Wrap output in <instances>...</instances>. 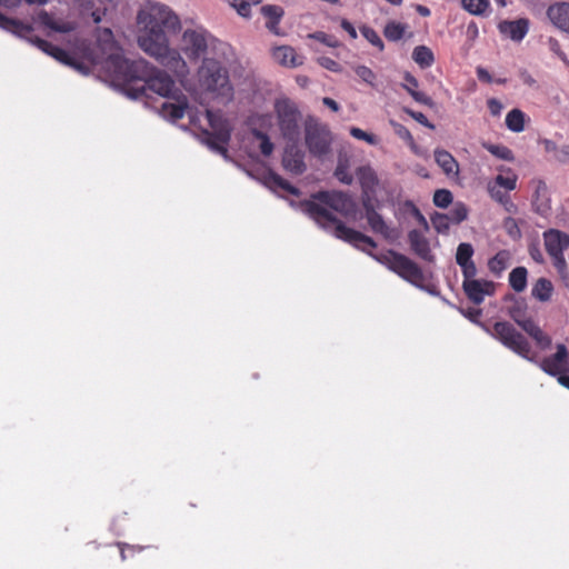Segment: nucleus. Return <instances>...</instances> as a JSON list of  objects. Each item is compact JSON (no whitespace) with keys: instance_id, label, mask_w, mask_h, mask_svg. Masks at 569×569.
Listing matches in <instances>:
<instances>
[{"instance_id":"1","label":"nucleus","mask_w":569,"mask_h":569,"mask_svg":"<svg viewBox=\"0 0 569 569\" xmlns=\"http://www.w3.org/2000/svg\"><path fill=\"white\" fill-rule=\"evenodd\" d=\"M136 22L139 48L179 78H186L190 73L189 63L231 53L228 43L201 26L186 28L179 37L178 48L171 47L167 32H178L181 29V21L179 16L162 2L149 0L142 3L137 12Z\"/></svg>"},{"instance_id":"2","label":"nucleus","mask_w":569,"mask_h":569,"mask_svg":"<svg viewBox=\"0 0 569 569\" xmlns=\"http://www.w3.org/2000/svg\"><path fill=\"white\" fill-rule=\"evenodd\" d=\"M82 58L91 66L98 67L116 86H130L134 91L132 98H150L158 94L163 101L154 106L159 114L171 121L181 119L188 110L187 98L178 93L174 81L163 70H159L144 59L130 61L116 44L110 30L99 33L94 49H82Z\"/></svg>"},{"instance_id":"3","label":"nucleus","mask_w":569,"mask_h":569,"mask_svg":"<svg viewBox=\"0 0 569 569\" xmlns=\"http://www.w3.org/2000/svg\"><path fill=\"white\" fill-rule=\"evenodd\" d=\"M355 207L353 200L341 191L319 192L313 196L312 200L300 204L301 211L311 217L321 228L356 248L368 252L389 270L396 272L405 280L419 286L423 281V274L417 263L395 251L380 254L370 253L368 248H376V242L370 237L346 227L329 211L331 209L343 216H349L355 211Z\"/></svg>"},{"instance_id":"4","label":"nucleus","mask_w":569,"mask_h":569,"mask_svg":"<svg viewBox=\"0 0 569 569\" xmlns=\"http://www.w3.org/2000/svg\"><path fill=\"white\" fill-rule=\"evenodd\" d=\"M231 56L232 52L204 59L197 69L200 89L221 102H229L233 98V87L226 67Z\"/></svg>"},{"instance_id":"5","label":"nucleus","mask_w":569,"mask_h":569,"mask_svg":"<svg viewBox=\"0 0 569 569\" xmlns=\"http://www.w3.org/2000/svg\"><path fill=\"white\" fill-rule=\"evenodd\" d=\"M0 28L27 40L42 52L53 57L56 60L64 64L73 67L81 73L87 74L89 72V67L84 64V62H77L76 58L71 57L64 50L51 44L43 39H40L39 37L31 36L33 28L30 24H24L18 20L9 19L0 13Z\"/></svg>"},{"instance_id":"6","label":"nucleus","mask_w":569,"mask_h":569,"mask_svg":"<svg viewBox=\"0 0 569 569\" xmlns=\"http://www.w3.org/2000/svg\"><path fill=\"white\" fill-rule=\"evenodd\" d=\"M191 122L208 136L207 143L212 150L228 158L226 144L230 138V126L220 113L206 110L199 117L191 116Z\"/></svg>"},{"instance_id":"7","label":"nucleus","mask_w":569,"mask_h":569,"mask_svg":"<svg viewBox=\"0 0 569 569\" xmlns=\"http://www.w3.org/2000/svg\"><path fill=\"white\" fill-rule=\"evenodd\" d=\"M488 333L498 339L503 346L511 349L525 359L533 361L530 357V346L526 338L508 322H496Z\"/></svg>"},{"instance_id":"8","label":"nucleus","mask_w":569,"mask_h":569,"mask_svg":"<svg viewBox=\"0 0 569 569\" xmlns=\"http://www.w3.org/2000/svg\"><path fill=\"white\" fill-rule=\"evenodd\" d=\"M278 124L282 136L289 141L299 139V112L296 106L288 99H279L274 103Z\"/></svg>"},{"instance_id":"9","label":"nucleus","mask_w":569,"mask_h":569,"mask_svg":"<svg viewBox=\"0 0 569 569\" xmlns=\"http://www.w3.org/2000/svg\"><path fill=\"white\" fill-rule=\"evenodd\" d=\"M332 137L329 129L318 122L306 126V144L311 154L322 157L330 151Z\"/></svg>"},{"instance_id":"10","label":"nucleus","mask_w":569,"mask_h":569,"mask_svg":"<svg viewBox=\"0 0 569 569\" xmlns=\"http://www.w3.org/2000/svg\"><path fill=\"white\" fill-rule=\"evenodd\" d=\"M363 207L366 210V219L372 232L390 241L398 238V231L373 209L371 200H363Z\"/></svg>"},{"instance_id":"11","label":"nucleus","mask_w":569,"mask_h":569,"mask_svg":"<svg viewBox=\"0 0 569 569\" xmlns=\"http://www.w3.org/2000/svg\"><path fill=\"white\" fill-rule=\"evenodd\" d=\"M463 290L467 297L476 305L481 303L487 296H492L496 286L492 281L476 279L475 277H463Z\"/></svg>"},{"instance_id":"12","label":"nucleus","mask_w":569,"mask_h":569,"mask_svg":"<svg viewBox=\"0 0 569 569\" xmlns=\"http://www.w3.org/2000/svg\"><path fill=\"white\" fill-rule=\"evenodd\" d=\"M557 351L553 356L545 358L540 362V368L550 376H558L567 370L568 350L565 345H557Z\"/></svg>"},{"instance_id":"13","label":"nucleus","mask_w":569,"mask_h":569,"mask_svg":"<svg viewBox=\"0 0 569 569\" xmlns=\"http://www.w3.org/2000/svg\"><path fill=\"white\" fill-rule=\"evenodd\" d=\"M543 240L549 254L563 253L569 248V234L557 229L547 230Z\"/></svg>"},{"instance_id":"14","label":"nucleus","mask_w":569,"mask_h":569,"mask_svg":"<svg viewBox=\"0 0 569 569\" xmlns=\"http://www.w3.org/2000/svg\"><path fill=\"white\" fill-rule=\"evenodd\" d=\"M273 60L286 68H297L302 66L305 57L297 53L290 46H279L272 49Z\"/></svg>"},{"instance_id":"15","label":"nucleus","mask_w":569,"mask_h":569,"mask_svg":"<svg viewBox=\"0 0 569 569\" xmlns=\"http://www.w3.org/2000/svg\"><path fill=\"white\" fill-rule=\"evenodd\" d=\"M409 243L412 251L427 262L435 261V254L431 251L428 239L419 230H411L408 234Z\"/></svg>"},{"instance_id":"16","label":"nucleus","mask_w":569,"mask_h":569,"mask_svg":"<svg viewBox=\"0 0 569 569\" xmlns=\"http://www.w3.org/2000/svg\"><path fill=\"white\" fill-rule=\"evenodd\" d=\"M36 21L46 28L60 33H68L77 28L76 22L54 18L44 10L37 13Z\"/></svg>"},{"instance_id":"17","label":"nucleus","mask_w":569,"mask_h":569,"mask_svg":"<svg viewBox=\"0 0 569 569\" xmlns=\"http://www.w3.org/2000/svg\"><path fill=\"white\" fill-rule=\"evenodd\" d=\"M303 157V152L297 146L287 147L282 158L283 168L293 174H301L306 170Z\"/></svg>"},{"instance_id":"18","label":"nucleus","mask_w":569,"mask_h":569,"mask_svg":"<svg viewBox=\"0 0 569 569\" xmlns=\"http://www.w3.org/2000/svg\"><path fill=\"white\" fill-rule=\"evenodd\" d=\"M473 248L470 243L462 242L457 248L456 261L462 270L463 277H476L477 268L472 261Z\"/></svg>"},{"instance_id":"19","label":"nucleus","mask_w":569,"mask_h":569,"mask_svg":"<svg viewBox=\"0 0 569 569\" xmlns=\"http://www.w3.org/2000/svg\"><path fill=\"white\" fill-rule=\"evenodd\" d=\"M547 16L555 27L569 33V3L560 2L550 6Z\"/></svg>"},{"instance_id":"20","label":"nucleus","mask_w":569,"mask_h":569,"mask_svg":"<svg viewBox=\"0 0 569 569\" xmlns=\"http://www.w3.org/2000/svg\"><path fill=\"white\" fill-rule=\"evenodd\" d=\"M499 31L513 41H521L528 32V20L502 21Z\"/></svg>"},{"instance_id":"21","label":"nucleus","mask_w":569,"mask_h":569,"mask_svg":"<svg viewBox=\"0 0 569 569\" xmlns=\"http://www.w3.org/2000/svg\"><path fill=\"white\" fill-rule=\"evenodd\" d=\"M357 177L362 187L363 194L366 196L365 200H370V197L375 193L378 184L376 172L372 168L363 166L357 170Z\"/></svg>"},{"instance_id":"22","label":"nucleus","mask_w":569,"mask_h":569,"mask_svg":"<svg viewBox=\"0 0 569 569\" xmlns=\"http://www.w3.org/2000/svg\"><path fill=\"white\" fill-rule=\"evenodd\" d=\"M435 160L447 176L459 174V164L451 153L443 149L435 150Z\"/></svg>"},{"instance_id":"23","label":"nucleus","mask_w":569,"mask_h":569,"mask_svg":"<svg viewBox=\"0 0 569 569\" xmlns=\"http://www.w3.org/2000/svg\"><path fill=\"white\" fill-rule=\"evenodd\" d=\"M533 207L535 210L541 216H547L550 211V199L548 196V189L546 183L542 181H539L537 183L533 194Z\"/></svg>"},{"instance_id":"24","label":"nucleus","mask_w":569,"mask_h":569,"mask_svg":"<svg viewBox=\"0 0 569 569\" xmlns=\"http://www.w3.org/2000/svg\"><path fill=\"white\" fill-rule=\"evenodd\" d=\"M553 291V286L550 280L546 278H539L531 289V295L539 301H548Z\"/></svg>"},{"instance_id":"25","label":"nucleus","mask_w":569,"mask_h":569,"mask_svg":"<svg viewBox=\"0 0 569 569\" xmlns=\"http://www.w3.org/2000/svg\"><path fill=\"white\" fill-rule=\"evenodd\" d=\"M511 254L507 250L499 251L488 262L489 270L496 276H500L509 266Z\"/></svg>"},{"instance_id":"26","label":"nucleus","mask_w":569,"mask_h":569,"mask_svg":"<svg viewBox=\"0 0 569 569\" xmlns=\"http://www.w3.org/2000/svg\"><path fill=\"white\" fill-rule=\"evenodd\" d=\"M264 184L272 189V190H283V191H288L290 193H293L296 194L297 193V189L293 188L292 186H290V183L288 181H286L284 179H282L280 176L273 173V172H269L268 174H266L264 177Z\"/></svg>"},{"instance_id":"27","label":"nucleus","mask_w":569,"mask_h":569,"mask_svg":"<svg viewBox=\"0 0 569 569\" xmlns=\"http://www.w3.org/2000/svg\"><path fill=\"white\" fill-rule=\"evenodd\" d=\"M525 113L520 109H512L506 116V126L512 132L525 130Z\"/></svg>"},{"instance_id":"28","label":"nucleus","mask_w":569,"mask_h":569,"mask_svg":"<svg viewBox=\"0 0 569 569\" xmlns=\"http://www.w3.org/2000/svg\"><path fill=\"white\" fill-rule=\"evenodd\" d=\"M509 283L516 292H522L527 287V269L525 267L515 268L509 274Z\"/></svg>"},{"instance_id":"29","label":"nucleus","mask_w":569,"mask_h":569,"mask_svg":"<svg viewBox=\"0 0 569 569\" xmlns=\"http://www.w3.org/2000/svg\"><path fill=\"white\" fill-rule=\"evenodd\" d=\"M500 171L506 172V174H498L492 182L507 191L515 190L518 176L511 169L501 168Z\"/></svg>"},{"instance_id":"30","label":"nucleus","mask_w":569,"mask_h":569,"mask_svg":"<svg viewBox=\"0 0 569 569\" xmlns=\"http://www.w3.org/2000/svg\"><path fill=\"white\" fill-rule=\"evenodd\" d=\"M412 59L422 68H428L433 63V53L426 46H418L412 52Z\"/></svg>"},{"instance_id":"31","label":"nucleus","mask_w":569,"mask_h":569,"mask_svg":"<svg viewBox=\"0 0 569 569\" xmlns=\"http://www.w3.org/2000/svg\"><path fill=\"white\" fill-rule=\"evenodd\" d=\"M462 8L473 16H482L489 9V0H461Z\"/></svg>"},{"instance_id":"32","label":"nucleus","mask_w":569,"mask_h":569,"mask_svg":"<svg viewBox=\"0 0 569 569\" xmlns=\"http://www.w3.org/2000/svg\"><path fill=\"white\" fill-rule=\"evenodd\" d=\"M252 146L259 148L260 152L266 157L270 156L273 151V143L268 136L259 131H253L252 133Z\"/></svg>"},{"instance_id":"33","label":"nucleus","mask_w":569,"mask_h":569,"mask_svg":"<svg viewBox=\"0 0 569 569\" xmlns=\"http://www.w3.org/2000/svg\"><path fill=\"white\" fill-rule=\"evenodd\" d=\"M488 192L490 197L496 200L497 202L503 204L508 211H511V209L515 207L513 203L510 201L509 196L499 188V186L495 184L493 182L488 183Z\"/></svg>"},{"instance_id":"34","label":"nucleus","mask_w":569,"mask_h":569,"mask_svg":"<svg viewBox=\"0 0 569 569\" xmlns=\"http://www.w3.org/2000/svg\"><path fill=\"white\" fill-rule=\"evenodd\" d=\"M230 6L244 18H248L251 12V6L260 3L261 0H228Z\"/></svg>"},{"instance_id":"35","label":"nucleus","mask_w":569,"mask_h":569,"mask_svg":"<svg viewBox=\"0 0 569 569\" xmlns=\"http://www.w3.org/2000/svg\"><path fill=\"white\" fill-rule=\"evenodd\" d=\"M483 147L493 156L497 158H500L502 160L512 161L513 160V153L512 151L501 144H491V143H485Z\"/></svg>"},{"instance_id":"36","label":"nucleus","mask_w":569,"mask_h":569,"mask_svg":"<svg viewBox=\"0 0 569 569\" xmlns=\"http://www.w3.org/2000/svg\"><path fill=\"white\" fill-rule=\"evenodd\" d=\"M431 222L438 232H446L450 224H452L448 213H436L432 216Z\"/></svg>"},{"instance_id":"37","label":"nucleus","mask_w":569,"mask_h":569,"mask_svg":"<svg viewBox=\"0 0 569 569\" xmlns=\"http://www.w3.org/2000/svg\"><path fill=\"white\" fill-rule=\"evenodd\" d=\"M448 214L451 219V222L457 224L467 218L468 209L463 203L457 202V203H455V206L452 207V209L450 210V212Z\"/></svg>"},{"instance_id":"38","label":"nucleus","mask_w":569,"mask_h":569,"mask_svg":"<svg viewBox=\"0 0 569 569\" xmlns=\"http://www.w3.org/2000/svg\"><path fill=\"white\" fill-rule=\"evenodd\" d=\"M405 28L397 22H389L385 28V36L391 41H397L403 36Z\"/></svg>"},{"instance_id":"39","label":"nucleus","mask_w":569,"mask_h":569,"mask_svg":"<svg viewBox=\"0 0 569 569\" xmlns=\"http://www.w3.org/2000/svg\"><path fill=\"white\" fill-rule=\"evenodd\" d=\"M452 202V193L447 189H439L433 194V203L439 208H447Z\"/></svg>"},{"instance_id":"40","label":"nucleus","mask_w":569,"mask_h":569,"mask_svg":"<svg viewBox=\"0 0 569 569\" xmlns=\"http://www.w3.org/2000/svg\"><path fill=\"white\" fill-rule=\"evenodd\" d=\"M355 72L363 82L368 83L371 87H375L376 74L371 69H369L366 66H357L355 67Z\"/></svg>"},{"instance_id":"41","label":"nucleus","mask_w":569,"mask_h":569,"mask_svg":"<svg viewBox=\"0 0 569 569\" xmlns=\"http://www.w3.org/2000/svg\"><path fill=\"white\" fill-rule=\"evenodd\" d=\"M362 36L380 51L383 50V42L379 34L371 28L365 27L361 29Z\"/></svg>"},{"instance_id":"42","label":"nucleus","mask_w":569,"mask_h":569,"mask_svg":"<svg viewBox=\"0 0 569 569\" xmlns=\"http://www.w3.org/2000/svg\"><path fill=\"white\" fill-rule=\"evenodd\" d=\"M335 176L342 183L350 184L352 182V176L347 170V163L341 159L336 168Z\"/></svg>"},{"instance_id":"43","label":"nucleus","mask_w":569,"mask_h":569,"mask_svg":"<svg viewBox=\"0 0 569 569\" xmlns=\"http://www.w3.org/2000/svg\"><path fill=\"white\" fill-rule=\"evenodd\" d=\"M261 13L270 20L281 19L284 11L281 7L274 4H267L261 8Z\"/></svg>"},{"instance_id":"44","label":"nucleus","mask_w":569,"mask_h":569,"mask_svg":"<svg viewBox=\"0 0 569 569\" xmlns=\"http://www.w3.org/2000/svg\"><path fill=\"white\" fill-rule=\"evenodd\" d=\"M350 134L353 138L359 139V140H363V141L368 142L369 144H372V146L378 143V139H377L376 136L367 133L366 131L361 130L360 128L352 127L350 129Z\"/></svg>"},{"instance_id":"45","label":"nucleus","mask_w":569,"mask_h":569,"mask_svg":"<svg viewBox=\"0 0 569 569\" xmlns=\"http://www.w3.org/2000/svg\"><path fill=\"white\" fill-rule=\"evenodd\" d=\"M530 337H532L537 345L541 348V349H547L549 348L550 343H551V339L543 333V331L537 327L536 330H533V332L530 335Z\"/></svg>"},{"instance_id":"46","label":"nucleus","mask_w":569,"mask_h":569,"mask_svg":"<svg viewBox=\"0 0 569 569\" xmlns=\"http://www.w3.org/2000/svg\"><path fill=\"white\" fill-rule=\"evenodd\" d=\"M553 260V266L557 268L559 274L565 278L567 277V262L563 253L550 254Z\"/></svg>"},{"instance_id":"47","label":"nucleus","mask_w":569,"mask_h":569,"mask_svg":"<svg viewBox=\"0 0 569 569\" xmlns=\"http://www.w3.org/2000/svg\"><path fill=\"white\" fill-rule=\"evenodd\" d=\"M405 111L420 124H422L429 129H435V126L431 122H429V120L422 112H417V111H413L410 109H405Z\"/></svg>"},{"instance_id":"48","label":"nucleus","mask_w":569,"mask_h":569,"mask_svg":"<svg viewBox=\"0 0 569 569\" xmlns=\"http://www.w3.org/2000/svg\"><path fill=\"white\" fill-rule=\"evenodd\" d=\"M515 321L530 336L537 329V325L531 319H520L512 315Z\"/></svg>"},{"instance_id":"49","label":"nucleus","mask_w":569,"mask_h":569,"mask_svg":"<svg viewBox=\"0 0 569 569\" xmlns=\"http://www.w3.org/2000/svg\"><path fill=\"white\" fill-rule=\"evenodd\" d=\"M409 94L419 103L426 104V106H432L433 102L431 98H429L426 93L415 90L412 88H409Z\"/></svg>"},{"instance_id":"50","label":"nucleus","mask_w":569,"mask_h":569,"mask_svg":"<svg viewBox=\"0 0 569 569\" xmlns=\"http://www.w3.org/2000/svg\"><path fill=\"white\" fill-rule=\"evenodd\" d=\"M310 37L316 39V40H318V41H320V42H322V43H325V44H327V46H329V47H333L335 48V47L338 46V41L333 37L328 36V34H326L323 32H316L313 34H310Z\"/></svg>"},{"instance_id":"51","label":"nucleus","mask_w":569,"mask_h":569,"mask_svg":"<svg viewBox=\"0 0 569 569\" xmlns=\"http://www.w3.org/2000/svg\"><path fill=\"white\" fill-rule=\"evenodd\" d=\"M505 228H506L507 232L509 233V236L512 237L513 239L520 237V230H519L515 219H512V218L506 219Z\"/></svg>"},{"instance_id":"52","label":"nucleus","mask_w":569,"mask_h":569,"mask_svg":"<svg viewBox=\"0 0 569 569\" xmlns=\"http://www.w3.org/2000/svg\"><path fill=\"white\" fill-rule=\"evenodd\" d=\"M395 127V131L396 133L403 140L410 142V143H413V138H412V134L410 133V131L402 124H399V123H395L393 124Z\"/></svg>"},{"instance_id":"53","label":"nucleus","mask_w":569,"mask_h":569,"mask_svg":"<svg viewBox=\"0 0 569 569\" xmlns=\"http://www.w3.org/2000/svg\"><path fill=\"white\" fill-rule=\"evenodd\" d=\"M488 108L492 116L497 117L501 113L503 106L502 103L497 100L496 98H491L488 100Z\"/></svg>"},{"instance_id":"54","label":"nucleus","mask_w":569,"mask_h":569,"mask_svg":"<svg viewBox=\"0 0 569 569\" xmlns=\"http://www.w3.org/2000/svg\"><path fill=\"white\" fill-rule=\"evenodd\" d=\"M319 62L323 68H326L328 70L339 71V64L330 58H326V57L320 58Z\"/></svg>"},{"instance_id":"55","label":"nucleus","mask_w":569,"mask_h":569,"mask_svg":"<svg viewBox=\"0 0 569 569\" xmlns=\"http://www.w3.org/2000/svg\"><path fill=\"white\" fill-rule=\"evenodd\" d=\"M406 83L403 84V88L409 92V88H412L416 90L418 87V81L415 77H412L410 73H406L405 76Z\"/></svg>"},{"instance_id":"56","label":"nucleus","mask_w":569,"mask_h":569,"mask_svg":"<svg viewBox=\"0 0 569 569\" xmlns=\"http://www.w3.org/2000/svg\"><path fill=\"white\" fill-rule=\"evenodd\" d=\"M477 76L479 78V80L483 81V82H491L492 81V78L490 76V73L485 69V68H477Z\"/></svg>"},{"instance_id":"57","label":"nucleus","mask_w":569,"mask_h":569,"mask_svg":"<svg viewBox=\"0 0 569 569\" xmlns=\"http://www.w3.org/2000/svg\"><path fill=\"white\" fill-rule=\"evenodd\" d=\"M279 22H280V19H273V20H270L266 23V27L268 28L269 31H271L272 33L279 36L281 34L280 30H279Z\"/></svg>"},{"instance_id":"58","label":"nucleus","mask_w":569,"mask_h":569,"mask_svg":"<svg viewBox=\"0 0 569 569\" xmlns=\"http://www.w3.org/2000/svg\"><path fill=\"white\" fill-rule=\"evenodd\" d=\"M341 28L343 30H346L350 34L351 38H353V39L357 38V31H356L355 27L348 20L343 19L341 21Z\"/></svg>"},{"instance_id":"59","label":"nucleus","mask_w":569,"mask_h":569,"mask_svg":"<svg viewBox=\"0 0 569 569\" xmlns=\"http://www.w3.org/2000/svg\"><path fill=\"white\" fill-rule=\"evenodd\" d=\"M556 158L560 161H563L569 157V146H562L561 148H557Z\"/></svg>"},{"instance_id":"60","label":"nucleus","mask_w":569,"mask_h":569,"mask_svg":"<svg viewBox=\"0 0 569 569\" xmlns=\"http://www.w3.org/2000/svg\"><path fill=\"white\" fill-rule=\"evenodd\" d=\"M542 143H543L545 150L547 152H555V153L557 152V146L553 141L546 139V140H543Z\"/></svg>"},{"instance_id":"61","label":"nucleus","mask_w":569,"mask_h":569,"mask_svg":"<svg viewBox=\"0 0 569 569\" xmlns=\"http://www.w3.org/2000/svg\"><path fill=\"white\" fill-rule=\"evenodd\" d=\"M322 101L331 110H333V111H338L339 110V104L333 99H331V98H323Z\"/></svg>"},{"instance_id":"62","label":"nucleus","mask_w":569,"mask_h":569,"mask_svg":"<svg viewBox=\"0 0 569 569\" xmlns=\"http://www.w3.org/2000/svg\"><path fill=\"white\" fill-rule=\"evenodd\" d=\"M21 0H0V6L6 8H16L20 4Z\"/></svg>"},{"instance_id":"63","label":"nucleus","mask_w":569,"mask_h":569,"mask_svg":"<svg viewBox=\"0 0 569 569\" xmlns=\"http://www.w3.org/2000/svg\"><path fill=\"white\" fill-rule=\"evenodd\" d=\"M558 382L569 389V376L558 375Z\"/></svg>"},{"instance_id":"64","label":"nucleus","mask_w":569,"mask_h":569,"mask_svg":"<svg viewBox=\"0 0 569 569\" xmlns=\"http://www.w3.org/2000/svg\"><path fill=\"white\" fill-rule=\"evenodd\" d=\"M417 11L422 16V17H428L430 16V10L425 7V6H418L417 7Z\"/></svg>"}]
</instances>
